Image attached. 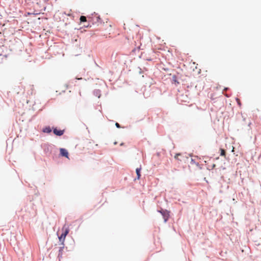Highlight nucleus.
Instances as JSON below:
<instances>
[{"label":"nucleus","mask_w":261,"mask_h":261,"mask_svg":"<svg viewBox=\"0 0 261 261\" xmlns=\"http://www.w3.org/2000/svg\"><path fill=\"white\" fill-rule=\"evenodd\" d=\"M182 156V154L180 153H176L174 156L175 159H177V160H180V161H181L182 160L181 159H179L178 158V156Z\"/></svg>","instance_id":"9"},{"label":"nucleus","mask_w":261,"mask_h":261,"mask_svg":"<svg viewBox=\"0 0 261 261\" xmlns=\"http://www.w3.org/2000/svg\"><path fill=\"white\" fill-rule=\"evenodd\" d=\"M64 132V130H59L56 127L53 128V133L55 135L58 136H61L63 135Z\"/></svg>","instance_id":"2"},{"label":"nucleus","mask_w":261,"mask_h":261,"mask_svg":"<svg viewBox=\"0 0 261 261\" xmlns=\"http://www.w3.org/2000/svg\"><path fill=\"white\" fill-rule=\"evenodd\" d=\"M65 238H63V234H62L60 237H59V241L62 242L61 244L62 245H64V241L65 240Z\"/></svg>","instance_id":"7"},{"label":"nucleus","mask_w":261,"mask_h":261,"mask_svg":"<svg viewBox=\"0 0 261 261\" xmlns=\"http://www.w3.org/2000/svg\"><path fill=\"white\" fill-rule=\"evenodd\" d=\"M117 144V142H114V144L116 145Z\"/></svg>","instance_id":"22"},{"label":"nucleus","mask_w":261,"mask_h":261,"mask_svg":"<svg viewBox=\"0 0 261 261\" xmlns=\"http://www.w3.org/2000/svg\"><path fill=\"white\" fill-rule=\"evenodd\" d=\"M158 212L162 214L164 218V222L166 223L168 221L169 218V212L166 210H162L161 211H158Z\"/></svg>","instance_id":"1"},{"label":"nucleus","mask_w":261,"mask_h":261,"mask_svg":"<svg viewBox=\"0 0 261 261\" xmlns=\"http://www.w3.org/2000/svg\"><path fill=\"white\" fill-rule=\"evenodd\" d=\"M93 94L95 96L99 98L101 95V91L99 90L96 89L93 91Z\"/></svg>","instance_id":"4"},{"label":"nucleus","mask_w":261,"mask_h":261,"mask_svg":"<svg viewBox=\"0 0 261 261\" xmlns=\"http://www.w3.org/2000/svg\"><path fill=\"white\" fill-rule=\"evenodd\" d=\"M216 167V165L215 164H213L212 166V169H214L215 167Z\"/></svg>","instance_id":"18"},{"label":"nucleus","mask_w":261,"mask_h":261,"mask_svg":"<svg viewBox=\"0 0 261 261\" xmlns=\"http://www.w3.org/2000/svg\"><path fill=\"white\" fill-rule=\"evenodd\" d=\"M141 168H137L136 170V174L137 175V179H139L140 178L141 176Z\"/></svg>","instance_id":"6"},{"label":"nucleus","mask_w":261,"mask_h":261,"mask_svg":"<svg viewBox=\"0 0 261 261\" xmlns=\"http://www.w3.org/2000/svg\"><path fill=\"white\" fill-rule=\"evenodd\" d=\"M87 20L86 19V17L85 16H81L80 17V21L81 22H86Z\"/></svg>","instance_id":"10"},{"label":"nucleus","mask_w":261,"mask_h":261,"mask_svg":"<svg viewBox=\"0 0 261 261\" xmlns=\"http://www.w3.org/2000/svg\"><path fill=\"white\" fill-rule=\"evenodd\" d=\"M63 248H64V245H63L62 247H60V249L59 250V254H58V257H60V256H61L62 255V251L63 250Z\"/></svg>","instance_id":"8"},{"label":"nucleus","mask_w":261,"mask_h":261,"mask_svg":"<svg viewBox=\"0 0 261 261\" xmlns=\"http://www.w3.org/2000/svg\"><path fill=\"white\" fill-rule=\"evenodd\" d=\"M220 155L221 156H224L225 155V151L224 149H221V153Z\"/></svg>","instance_id":"13"},{"label":"nucleus","mask_w":261,"mask_h":261,"mask_svg":"<svg viewBox=\"0 0 261 261\" xmlns=\"http://www.w3.org/2000/svg\"><path fill=\"white\" fill-rule=\"evenodd\" d=\"M97 21H98V20L100 19L99 16L97 17Z\"/></svg>","instance_id":"20"},{"label":"nucleus","mask_w":261,"mask_h":261,"mask_svg":"<svg viewBox=\"0 0 261 261\" xmlns=\"http://www.w3.org/2000/svg\"><path fill=\"white\" fill-rule=\"evenodd\" d=\"M227 89H228V88H225L224 89V90H227Z\"/></svg>","instance_id":"21"},{"label":"nucleus","mask_w":261,"mask_h":261,"mask_svg":"<svg viewBox=\"0 0 261 261\" xmlns=\"http://www.w3.org/2000/svg\"><path fill=\"white\" fill-rule=\"evenodd\" d=\"M191 163L192 164H196V163H195V161H194L193 159H191Z\"/></svg>","instance_id":"16"},{"label":"nucleus","mask_w":261,"mask_h":261,"mask_svg":"<svg viewBox=\"0 0 261 261\" xmlns=\"http://www.w3.org/2000/svg\"><path fill=\"white\" fill-rule=\"evenodd\" d=\"M43 133H50L51 132V129L49 126H46L45 128H44L42 130Z\"/></svg>","instance_id":"5"},{"label":"nucleus","mask_w":261,"mask_h":261,"mask_svg":"<svg viewBox=\"0 0 261 261\" xmlns=\"http://www.w3.org/2000/svg\"><path fill=\"white\" fill-rule=\"evenodd\" d=\"M237 100L238 101V105L240 106L241 105V102H240L239 99L238 98H237Z\"/></svg>","instance_id":"17"},{"label":"nucleus","mask_w":261,"mask_h":261,"mask_svg":"<svg viewBox=\"0 0 261 261\" xmlns=\"http://www.w3.org/2000/svg\"><path fill=\"white\" fill-rule=\"evenodd\" d=\"M172 81L175 83H179L177 81V77L176 76V75H173L172 76Z\"/></svg>","instance_id":"12"},{"label":"nucleus","mask_w":261,"mask_h":261,"mask_svg":"<svg viewBox=\"0 0 261 261\" xmlns=\"http://www.w3.org/2000/svg\"><path fill=\"white\" fill-rule=\"evenodd\" d=\"M68 232H69V230L68 229H66L65 231L63 233H62V234H63V238H65L66 236L68 233Z\"/></svg>","instance_id":"11"},{"label":"nucleus","mask_w":261,"mask_h":261,"mask_svg":"<svg viewBox=\"0 0 261 261\" xmlns=\"http://www.w3.org/2000/svg\"><path fill=\"white\" fill-rule=\"evenodd\" d=\"M115 125H116V126L117 128H120V127H121V126H120V124H119L118 123H117V122H116V123H115Z\"/></svg>","instance_id":"14"},{"label":"nucleus","mask_w":261,"mask_h":261,"mask_svg":"<svg viewBox=\"0 0 261 261\" xmlns=\"http://www.w3.org/2000/svg\"><path fill=\"white\" fill-rule=\"evenodd\" d=\"M6 57H7L6 55H3L0 54V58L3 59V58H6Z\"/></svg>","instance_id":"15"},{"label":"nucleus","mask_w":261,"mask_h":261,"mask_svg":"<svg viewBox=\"0 0 261 261\" xmlns=\"http://www.w3.org/2000/svg\"><path fill=\"white\" fill-rule=\"evenodd\" d=\"M60 154L62 156L68 158V152L67 150L64 148L60 149Z\"/></svg>","instance_id":"3"},{"label":"nucleus","mask_w":261,"mask_h":261,"mask_svg":"<svg viewBox=\"0 0 261 261\" xmlns=\"http://www.w3.org/2000/svg\"><path fill=\"white\" fill-rule=\"evenodd\" d=\"M76 80H82V77H80V78H76Z\"/></svg>","instance_id":"19"}]
</instances>
